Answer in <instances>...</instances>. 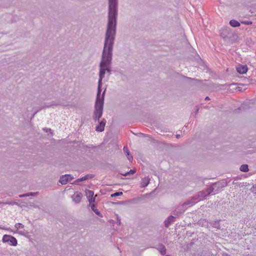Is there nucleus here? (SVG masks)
<instances>
[{
  "label": "nucleus",
  "instance_id": "f257e3e1",
  "mask_svg": "<svg viewBox=\"0 0 256 256\" xmlns=\"http://www.w3.org/2000/svg\"><path fill=\"white\" fill-rule=\"evenodd\" d=\"M114 44H104L103 50L100 63L99 79L98 81V92L94 104V110L92 118L95 122H98L99 124L96 126V130L102 132L104 130L106 120L103 118L100 122V118L103 114L104 94L106 89L101 94L102 80L104 77L106 72H110V66L112 58V50Z\"/></svg>",
  "mask_w": 256,
  "mask_h": 256
},
{
  "label": "nucleus",
  "instance_id": "f03ea898",
  "mask_svg": "<svg viewBox=\"0 0 256 256\" xmlns=\"http://www.w3.org/2000/svg\"><path fill=\"white\" fill-rule=\"evenodd\" d=\"M118 0H108V21L104 44H114L116 34Z\"/></svg>",
  "mask_w": 256,
  "mask_h": 256
},
{
  "label": "nucleus",
  "instance_id": "7ed1b4c3",
  "mask_svg": "<svg viewBox=\"0 0 256 256\" xmlns=\"http://www.w3.org/2000/svg\"><path fill=\"white\" fill-rule=\"evenodd\" d=\"M2 241L4 243H8L10 246H16L18 244L16 239L10 235L5 234L3 236Z\"/></svg>",
  "mask_w": 256,
  "mask_h": 256
},
{
  "label": "nucleus",
  "instance_id": "20e7f679",
  "mask_svg": "<svg viewBox=\"0 0 256 256\" xmlns=\"http://www.w3.org/2000/svg\"><path fill=\"white\" fill-rule=\"evenodd\" d=\"M226 182H218L212 184V188L214 190V194H218L222 188L226 186Z\"/></svg>",
  "mask_w": 256,
  "mask_h": 256
},
{
  "label": "nucleus",
  "instance_id": "39448f33",
  "mask_svg": "<svg viewBox=\"0 0 256 256\" xmlns=\"http://www.w3.org/2000/svg\"><path fill=\"white\" fill-rule=\"evenodd\" d=\"M73 178H73V177H72V175L66 174H65V175H63V176H61L60 177V180H59V182L62 184H66L68 182H70L71 180H72Z\"/></svg>",
  "mask_w": 256,
  "mask_h": 256
},
{
  "label": "nucleus",
  "instance_id": "423d86ee",
  "mask_svg": "<svg viewBox=\"0 0 256 256\" xmlns=\"http://www.w3.org/2000/svg\"><path fill=\"white\" fill-rule=\"evenodd\" d=\"M231 34L230 30L227 28H223L220 30V36L226 41L228 40Z\"/></svg>",
  "mask_w": 256,
  "mask_h": 256
},
{
  "label": "nucleus",
  "instance_id": "0eeeda50",
  "mask_svg": "<svg viewBox=\"0 0 256 256\" xmlns=\"http://www.w3.org/2000/svg\"><path fill=\"white\" fill-rule=\"evenodd\" d=\"M86 194L90 204L94 203L95 201V197H93L94 192L93 191L90 190H86Z\"/></svg>",
  "mask_w": 256,
  "mask_h": 256
},
{
  "label": "nucleus",
  "instance_id": "6e6552de",
  "mask_svg": "<svg viewBox=\"0 0 256 256\" xmlns=\"http://www.w3.org/2000/svg\"><path fill=\"white\" fill-rule=\"evenodd\" d=\"M82 194L80 192H76L74 194L73 196H72V200L76 204H78L80 202L82 198Z\"/></svg>",
  "mask_w": 256,
  "mask_h": 256
},
{
  "label": "nucleus",
  "instance_id": "1a4fd4ad",
  "mask_svg": "<svg viewBox=\"0 0 256 256\" xmlns=\"http://www.w3.org/2000/svg\"><path fill=\"white\" fill-rule=\"evenodd\" d=\"M248 67L246 65L240 64L236 67L237 72L240 74H244L248 71Z\"/></svg>",
  "mask_w": 256,
  "mask_h": 256
},
{
  "label": "nucleus",
  "instance_id": "9d476101",
  "mask_svg": "<svg viewBox=\"0 0 256 256\" xmlns=\"http://www.w3.org/2000/svg\"><path fill=\"white\" fill-rule=\"evenodd\" d=\"M186 208H182L181 206H179L174 210V214L178 216H180L184 212Z\"/></svg>",
  "mask_w": 256,
  "mask_h": 256
},
{
  "label": "nucleus",
  "instance_id": "9b49d317",
  "mask_svg": "<svg viewBox=\"0 0 256 256\" xmlns=\"http://www.w3.org/2000/svg\"><path fill=\"white\" fill-rule=\"evenodd\" d=\"M175 218L170 216L168 218L164 221V225L166 228H168L170 224L174 222Z\"/></svg>",
  "mask_w": 256,
  "mask_h": 256
},
{
  "label": "nucleus",
  "instance_id": "f8f14e48",
  "mask_svg": "<svg viewBox=\"0 0 256 256\" xmlns=\"http://www.w3.org/2000/svg\"><path fill=\"white\" fill-rule=\"evenodd\" d=\"M196 203L195 201L193 200L192 198L187 200L186 202H184L181 205V206L182 208H186V206H192Z\"/></svg>",
  "mask_w": 256,
  "mask_h": 256
},
{
  "label": "nucleus",
  "instance_id": "ddd939ff",
  "mask_svg": "<svg viewBox=\"0 0 256 256\" xmlns=\"http://www.w3.org/2000/svg\"><path fill=\"white\" fill-rule=\"evenodd\" d=\"M150 182V178L148 177H145L142 180L141 187H146Z\"/></svg>",
  "mask_w": 256,
  "mask_h": 256
},
{
  "label": "nucleus",
  "instance_id": "4468645a",
  "mask_svg": "<svg viewBox=\"0 0 256 256\" xmlns=\"http://www.w3.org/2000/svg\"><path fill=\"white\" fill-rule=\"evenodd\" d=\"M230 24L232 27H238L240 26V23L235 20H230Z\"/></svg>",
  "mask_w": 256,
  "mask_h": 256
},
{
  "label": "nucleus",
  "instance_id": "2eb2a0df",
  "mask_svg": "<svg viewBox=\"0 0 256 256\" xmlns=\"http://www.w3.org/2000/svg\"><path fill=\"white\" fill-rule=\"evenodd\" d=\"M88 179V176H85L82 178H78L74 182V184H77L78 182L86 180Z\"/></svg>",
  "mask_w": 256,
  "mask_h": 256
},
{
  "label": "nucleus",
  "instance_id": "dca6fc26",
  "mask_svg": "<svg viewBox=\"0 0 256 256\" xmlns=\"http://www.w3.org/2000/svg\"><path fill=\"white\" fill-rule=\"evenodd\" d=\"M240 171L242 172H247L248 171V164H242L240 168Z\"/></svg>",
  "mask_w": 256,
  "mask_h": 256
},
{
  "label": "nucleus",
  "instance_id": "f3484780",
  "mask_svg": "<svg viewBox=\"0 0 256 256\" xmlns=\"http://www.w3.org/2000/svg\"><path fill=\"white\" fill-rule=\"evenodd\" d=\"M198 196L200 198V200H202L204 198L206 197V196H208L207 195V194H206L205 192L204 191H200L198 193Z\"/></svg>",
  "mask_w": 256,
  "mask_h": 256
},
{
  "label": "nucleus",
  "instance_id": "a211bd4d",
  "mask_svg": "<svg viewBox=\"0 0 256 256\" xmlns=\"http://www.w3.org/2000/svg\"><path fill=\"white\" fill-rule=\"evenodd\" d=\"M90 204L92 210L96 213V214H97L98 216H100V212L95 208V205L94 204V203H92Z\"/></svg>",
  "mask_w": 256,
  "mask_h": 256
},
{
  "label": "nucleus",
  "instance_id": "6ab92c4d",
  "mask_svg": "<svg viewBox=\"0 0 256 256\" xmlns=\"http://www.w3.org/2000/svg\"><path fill=\"white\" fill-rule=\"evenodd\" d=\"M124 150L126 154V155L128 156V160H132V156H130V152H129L128 150V148L124 146Z\"/></svg>",
  "mask_w": 256,
  "mask_h": 256
},
{
  "label": "nucleus",
  "instance_id": "aec40b11",
  "mask_svg": "<svg viewBox=\"0 0 256 256\" xmlns=\"http://www.w3.org/2000/svg\"><path fill=\"white\" fill-rule=\"evenodd\" d=\"M206 192H207L208 196H210L212 194H214V190L212 188V185H210L208 188H206Z\"/></svg>",
  "mask_w": 256,
  "mask_h": 256
},
{
  "label": "nucleus",
  "instance_id": "412c9836",
  "mask_svg": "<svg viewBox=\"0 0 256 256\" xmlns=\"http://www.w3.org/2000/svg\"><path fill=\"white\" fill-rule=\"evenodd\" d=\"M14 228L17 230H19L20 228H24V225L22 224L21 223H17L14 225Z\"/></svg>",
  "mask_w": 256,
  "mask_h": 256
},
{
  "label": "nucleus",
  "instance_id": "4be33fe9",
  "mask_svg": "<svg viewBox=\"0 0 256 256\" xmlns=\"http://www.w3.org/2000/svg\"><path fill=\"white\" fill-rule=\"evenodd\" d=\"M135 172H136V170H130L129 172H126L125 174H122L124 176H126L128 174H133Z\"/></svg>",
  "mask_w": 256,
  "mask_h": 256
},
{
  "label": "nucleus",
  "instance_id": "5701e85b",
  "mask_svg": "<svg viewBox=\"0 0 256 256\" xmlns=\"http://www.w3.org/2000/svg\"><path fill=\"white\" fill-rule=\"evenodd\" d=\"M166 248L164 246H162L161 250H160V252L162 255H164L166 254Z\"/></svg>",
  "mask_w": 256,
  "mask_h": 256
},
{
  "label": "nucleus",
  "instance_id": "b1692460",
  "mask_svg": "<svg viewBox=\"0 0 256 256\" xmlns=\"http://www.w3.org/2000/svg\"><path fill=\"white\" fill-rule=\"evenodd\" d=\"M122 194V192H115L113 194H112L111 195V196L112 197H115V196H121Z\"/></svg>",
  "mask_w": 256,
  "mask_h": 256
},
{
  "label": "nucleus",
  "instance_id": "393cba45",
  "mask_svg": "<svg viewBox=\"0 0 256 256\" xmlns=\"http://www.w3.org/2000/svg\"><path fill=\"white\" fill-rule=\"evenodd\" d=\"M193 200L195 201L196 203L197 201L200 200L199 196H198V194L196 196L191 198Z\"/></svg>",
  "mask_w": 256,
  "mask_h": 256
},
{
  "label": "nucleus",
  "instance_id": "a878e982",
  "mask_svg": "<svg viewBox=\"0 0 256 256\" xmlns=\"http://www.w3.org/2000/svg\"><path fill=\"white\" fill-rule=\"evenodd\" d=\"M38 192H29V193H27V195H28V196H36L38 194Z\"/></svg>",
  "mask_w": 256,
  "mask_h": 256
},
{
  "label": "nucleus",
  "instance_id": "bb28decb",
  "mask_svg": "<svg viewBox=\"0 0 256 256\" xmlns=\"http://www.w3.org/2000/svg\"><path fill=\"white\" fill-rule=\"evenodd\" d=\"M5 204H8L9 205H14V204H18V203L16 202H6L4 203Z\"/></svg>",
  "mask_w": 256,
  "mask_h": 256
},
{
  "label": "nucleus",
  "instance_id": "cd10ccee",
  "mask_svg": "<svg viewBox=\"0 0 256 256\" xmlns=\"http://www.w3.org/2000/svg\"><path fill=\"white\" fill-rule=\"evenodd\" d=\"M26 196H28V195L26 194L19 195L20 198H24V197H26Z\"/></svg>",
  "mask_w": 256,
  "mask_h": 256
},
{
  "label": "nucleus",
  "instance_id": "c85d7f7f",
  "mask_svg": "<svg viewBox=\"0 0 256 256\" xmlns=\"http://www.w3.org/2000/svg\"><path fill=\"white\" fill-rule=\"evenodd\" d=\"M18 232L21 235H24L25 233L24 230H20Z\"/></svg>",
  "mask_w": 256,
  "mask_h": 256
},
{
  "label": "nucleus",
  "instance_id": "c756f323",
  "mask_svg": "<svg viewBox=\"0 0 256 256\" xmlns=\"http://www.w3.org/2000/svg\"><path fill=\"white\" fill-rule=\"evenodd\" d=\"M196 112H195V115H196L197 114V113L198 112V110H199V108L198 106H196Z\"/></svg>",
  "mask_w": 256,
  "mask_h": 256
},
{
  "label": "nucleus",
  "instance_id": "7c9ffc66",
  "mask_svg": "<svg viewBox=\"0 0 256 256\" xmlns=\"http://www.w3.org/2000/svg\"><path fill=\"white\" fill-rule=\"evenodd\" d=\"M185 78L187 80H196L195 79H194V78H188V77H185Z\"/></svg>",
  "mask_w": 256,
  "mask_h": 256
},
{
  "label": "nucleus",
  "instance_id": "2f4dec72",
  "mask_svg": "<svg viewBox=\"0 0 256 256\" xmlns=\"http://www.w3.org/2000/svg\"><path fill=\"white\" fill-rule=\"evenodd\" d=\"M44 130H46V132H51L52 131V130L50 129V128H49V129H48V128H44Z\"/></svg>",
  "mask_w": 256,
  "mask_h": 256
},
{
  "label": "nucleus",
  "instance_id": "473e14b6",
  "mask_svg": "<svg viewBox=\"0 0 256 256\" xmlns=\"http://www.w3.org/2000/svg\"><path fill=\"white\" fill-rule=\"evenodd\" d=\"M86 176H88V178H92L94 177L92 174H87Z\"/></svg>",
  "mask_w": 256,
  "mask_h": 256
},
{
  "label": "nucleus",
  "instance_id": "72a5a7b5",
  "mask_svg": "<svg viewBox=\"0 0 256 256\" xmlns=\"http://www.w3.org/2000/svg\"><path fill=\"white\" fill-rule=\"evenodd\" d=\"M116 223L120 225V220H118Z\"/></svg>",
  "mask_w": 256,
  "mask_h": 256
},
{
  "label": "nucleus",
  "instance_id": "f704fd0d",
  "mask_svg": "<svg viewBox=\"0 0 256 256\" xmlns=\"http://www.w3.org/2000/svg\"><path fill=\"white\" fill-rule=\"evenodd\" d=\"M60 105L59 104H52L50 106H58Z\"/></svg>",
  "mask_w": 256,
  "mask_h": 256
},
{
  "label": "nucleus",
  "instance_id": "c9c22d12",
  "mask_svg": "<svg viewBox=\"0 0 256 256\" xmlns=\"http://www.w3.org/2000/svg\"><path fill=\"white\" fill-rule=\"evenodd\" d=\"M244 23L246 24H252L251 22H245Z\"/></svg>",
  "mask_w": 256,
  "mask_h": 256
},
{
  "label": "nucleus",
  "instance_id": "e433bc0d",
  "mask_svg": "<svg viewBox=\"0 0 256 256\" xmlns=\"http://www.w3.org/2000/svg\"><path fill=\"white\" fill-rule=\"evenodd\" d=\"M205 100H210V98L208 96H206V98H205Z\"/></svg>",
  "mask_w": 256,
  "mask_h": 256
},
{
  "label": "nucleus",
  "instance_id": "4c0bfd02",
  "mask_svg": "<svg viewBox=\"0 0 256 256\" xmlns=\"http://www.w3.org/2000/svg\"><path fill=\"white\" fill-rule=\"evenodd\" d=\"M176 138H180V134H176Z\"/></svg>",
  "mask_w": 256,
  "mask_h": 256
},
{
  "label": "nucleus",
  "instance_id": "58836bf2",
  "mask_svg": "<svg viewBox=\"0 0 256 256\" xmlns=\"http://www.w3.org/2000/svg\"><path fill=\"white\" fill-rule=\"evenodd\" d=\"M170 256V255H166V256Z\"/></svg>",
  "mask_w": 256,
  "mask_h": 256
}]
</instances>
